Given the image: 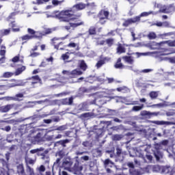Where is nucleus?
Listing matches in <instances>:
<instances>
[{"mask_svg": "<svg viewBox=\"0 0 175 175\" xmlns=\"http://www.w3.org/2000/svg\"><path fill=\"white\" fill-rule=\"evenodd\" d=\"M75 163L73 167V161L70 159H66L63 163L62 166L64 167L65 170H68L73 174H80L81 172L83 170V165H80V162L79 161V157H75L74 158Z\"/></svg>", "mask_w": 175, "mask_h": 175, "instance_id": "f257e3e1", "label": "nucleus"}, {"mask_svg": "<svg viewBox=\"0 0 175 175\" xmlns=\"http://www.w3.org/2000/svg\"><path fill=\"white\" fill-rule=\"evenodd\" d=\"M55 17L59 20L60 22L69 23L70 20H73V10L72 8L62 10L58 14L55 15Z\"/></svg>", "mask_w": 175, "mask_h": 175, "instance_id": "f03ea898", "label": "nucleus"}, {"mask_svg": "<svg viewBox=\"0 0 175 175\" xmlns=\"http://www.w3.org/2000/svg\"><path fill=\"white\" fill-rule=\"evenodd\" d=\"M101 124H104V126L102 128H99V126H94L93 127V130L92 131V132H95V131L96 132H106V129L107 131H109V126H110V125L113 124V122L112 121H101ZM105 128H106V129H105Z\"/></svg>", "mask_w": 175, "mask_h": 175, "instance_id": "7ed1b4c3", "label": "nucleus"}, {"mask_svg": "<svg viewBox=\"0 0 175 175\" xmlns=\"http://www.w3.org/2000/svg\"><path fill=\"white\" fill-rule=\"evenodd\" d=\"M154 148L156 151L154 152V155L156 158L157 161H159L163 158V154L159 151V150H162V144L161 143L154 144Z\"/></svg>", "mask_w": 175, "mask_h": 175, "instance_id": "20e7f679", "label": "nucleus"}, {"mask_svg": "<svg viewBox=\"0 0 175 175\" xmlns=\"http://www.w3.org/2000/svg\"><path fill=\"white\" fill-rule=\"evenodd\" d=\"M25 85V82L23 80H19L18 81L17 83H8L7 85H1V88H5V90H9L10 88H13L14 87H24Z\"/></svg>", "mask_w": 175, "mask_h": 175, "instance_id": "39448f33", "label": "nucleus"}, {"mask_svg": "<svg viewBox=\"0 0 175 175\" xmlns=\"http://www.w3.org/2000/svg\"><path fill=\"white\" fill-rule=\"evenodd\" d=\"M136 23H139V18H137L136 16H135L133 18H128L127 20H125L122 24V26L129 27V25L132 24H136Z\"/></svg>", "mask_w": 175, "mask_h": 175, "instance_id": "423d86ee", "label": "nucleus"}, {"mask_svg": "<svg viewBox=\"0 0 175 175\" xmlns=\"http://www.w3.org/2000/svg\"><path fill=\"white\" fill-rule=\"evenodd\" d=\"M81 75H83V72L81 70H80L79 69H75L72 71H70V72H68V76L71 79H75L77 76H81Z\"/></svg>", "mask_w": 175, "mask_h": 175, "instance_id": "0eeeda50", "label": "nucleus"}, {"mask_svg": "<svg viewBox=\"0 0 175 175\" xmlns=\"http://www.w3.org/2000/svg\"><path fill=\"white\" fill-rule=\"evenodd\" d=\"M109 14H110V12H109V11L101 10L98 12L97 17L100 19L104 18L105 20H107L109 18Z\"/></svg>", "mask_w": 175, "mask_h": 175, "instance_id": "6e6552de", "label": "nucleus"}, {"mask_svg": "<svg viewBox=\"0 0 175 175\" xmlns=\"http://www.w3.org/2000/svg\"><path fill=\"white\" fill-rule=\"evenodd\" d=\"M151 124H155L156 125H174V123L173 122H167L163 120H152L150 121Z\"/></svg>", "mask_w": 175, "mask_h": 175, "instance_id": "1a4fd4ad", "label": "nucleus"}, {"mask_svg": "<svg viewBox=\"0 0 175 175\" xmlns=\"http://www.w3.org/2000/svg\"><path fill=\"white\" fill-rule=\"evenodd\" d=\"M68 36H66V37H63L61 38H54L51 40V44L52 46H54V49H55V50H58V49H59V45L60 44H64V42H59L58 44H55V40H59V39H61L62 40H65V39H66V37Z\"/></svg>", "mask_w": 175, "mask_h": 175, "instance_id": "9d476101", "label": "nucleus"}, {"mask_svg": "<svg viewBox=\"0 0 175 175\" xmlns=\"http://www.w3.org/2000/svg\"><path fill=\"white\" fill-rule=\"evenodd\" d=\"M122 59L129 65H133L135 64V57L133 56H123Z\"/></svg>", "mask_w": 175, "mask_h": 175, "instance_id": "9b49d317", "label": "nucleus"}, {"mask_svg": "<svg viewBox=\"0 0 175 175\" xmlns=\"http://www.w3.org/2000/svg\"><path fill=\"white\" fill-rule=\"evenodd\" d=\"M79 22H77L75 23H70V26H65V29L67 30V31H69V29H70V27H72V28H76L77 27H80V25H84V22H83L81 20H79Z\"/></svg>", "mask_w": 175, "mask_h": 175, "instance_id": "f8f14e48", "label": "nucleus"}, {"mask_svg": "<svg viewBox=\"0 0 175 175\" xmlns=\"http://www.w3.org/2000/svg\"><path fill=\"white\" fill-rule=\"evenodd\" d=\"M14 107V104H10L2 106L0 107L1 113H8L10 110H12Z\"/></svg>", "mask_w": 175, "mask_h": 175, "instance_id": "ddd939ff", "label": "nucleus"}, {"mask_svg": "<svg viewBox=\"0 0 175 175\" xmlns=\"http://www.w3.org/2000/svg\"><path fill=\"white\" fill-rule=\"evenodd\" d=\"M175 170L172 169V167L167 165V166H161V174H167V173L173 174L174 173Z\"/></svg>", "mask_w": 175, "mask_h": 175, "instance_id": "4468645a", "label": "nucleus"}, {"mask_svg": "<svg viewBox=\"0 0 175 175\" xmlns=\"http://www.w3.org/2000/svg\"><path fill=\"white\" fill-rule=\"evenodd\" d=\"M44 117H47V115H46V114H42V115L36 114V115H33L29 118H26L25 120H32V121L36 120L38 121L39 120H41V118H44Z\"/></svg>", "mask_w": 175, "mask_h": 175, "instance_id": "2eb2a0df", "label": "nucleus"}, {"mask_svg": "<svg viewBox=\"0 0 175 175\" xmlns=\"http://www.w3.org/2000/svg\"><path fill=\"white\" fill-rule=\"evenodd\" d=\"M154 8H158V9H159V13H164V14L167 13V12H166L167 5L156 3L154 4Z\"/></svg>", "mask_w": 175, "mask_h": 175, "instance_id": "dca6fc26", "label": "nucleus"}, {"mask_svg": "<svg viewBox=\"0 0 175 175\" xmlns=\"http://www.w3.org/2000/svg\"><path fill=\"white\" fill-rule=\"evenodd\" d=\"M90 105H97L98 106H100L102 105H105V101L101 98H95L92 101L90 102Z\"/></svg>", "mask_w": 175, "mask_h": 175, "instance_id": "f3484780", "label": "nucleus"}, {"mask_svg": "<svg viewBox=\"0 0 175 175\" xmlns=\"http://www.w3.org/2000/svg\"><path fill=\"white\" fill-rule=\"evenodd\" d=\"M87 110H88V105L86 103H82L78 106V113L87 111Z\"/></svg>", "mask_w": 175, "mask_h": 175, "instance_id": "a211bd4d", "label": "nucleus"}, {"mask_svg": "<svg viewBox=\"0 0 175 175\" xmlns=\"http://www.w3.org/2000/svg\"><path fill=\"white\" fill-rule=\"evenodd\" d=\"M150 14H154V12L149 11V12H142L139 16H137V18H138V23H140V20L142 17H148V16H150Z\"/></svg>", "mask_w": 175, "mask_h": 175, "instance_id": "6ab92c4d", "label": "nucleus"}, {"mask_svg": "<svg viewBox=\"0 0 175 175\" xmlns=\"http://www.w3.org/2000/svg\"><path fill=\"white\" fill-rule=\"evenodd\" d=\"M73 103V97L69 98H64L62 100V105H65L66 106H70Z\"/></svg>", "mask_w": 175, "mask_h": 175, "instance_id": "aec40b11", "label": "nucleus"}, {"mask_svg": "<svg viewBox=\"0 0 175 175\" xmlns=\"http://www.w3.org/2000/svg\"><path fill=\"white\" fill-rule=\"evenodd\" d=\"M86 7H87V4L79 3L74 5L72 6V9H76V10H83V9H85Z\"/></svg>", "mask_w": 175, "mask_h": 175, "instance_id": "412c9836", "label": "nucleus"}, {"mask_svg": "<svg viewBox=\"0 0 175 175\" xmlns=\"http://www.w3.org/2000/svg\"><path fill=\"white\" fill-rule=\"evenodd\" d=\"M141 115L142 116H148V117H151L154 116V117H157V116L159 115V112H150L148 111H143L141 113Z\"/></svg>", "mask_w": 175, "mask_h": 175, "instance_id": "4be33fe9", "label": "nucleus"}, {"mask_svg": "<svg viewBox=\"0 0 175 175\" xmlns=\"http://www.w3.org/2000/svg\"><path fill=\"white\" fill-rule=\"evenodd\" d=\"M68 124H64V125H62V126H59L58 127L57 126H55L53 127V129H51L50 131H49V132H52V131H66V129H68Z\"/></svg>", "mask_w": 175, "mask_h": 175, "instance_id": "5701e85b", "label": "nucleus"}, {"mask_svg": "<svg viewBox=\"0 0 175 175\" xmlns=\"http://www.w3.org/2000/svg\"><path fill=\"white\" fill-rule=\"evenodd\" d=\"M121 61H122V59L121 57H119L116 62V63L114 65V68L116 69H124V68H125V66L123 65L122 63H121Z\"/></svg>", "mask_w": 175, "mask_h": 175, "instance_id": "b1692460", "label": "nucleus"}, {"mask_svg": "<svg viewBox=\"0 0 175 175\" xmlns=\"http://www.w3.org/2000/svg\"><path fill=\"white\" fill-rule=\"evenodd\" d=\"M126 51V50L125 49V47L124 46H122L121 44H118V47L116 49L117 54H123Z\"/></svg>", "mask_w": 175, "mask_h": 175, "instance_id": "393cba45", "label": "nucleus"}, {"mask_svg": "<svg viewBox=\"0 0 175 175\" xmlns=\"http://www.w3.org/2000/svg\"><path fill=\"white\" fill-rule=\"evenodd\" d=\"M29 126L28 124H22L19 126L18 130L19 132H28L29 131Z\"/></svg>", "mask_w": 175, "mask_h": 175, "instance_id": "a878e982", "label": "nucleus"}, {"mask_svg": "<svg viewBox=\"0 0 175 175\" xmlns=\"http://www.w3.org/2000/svg\"><path fill=\"white\" fill-rule=\"evenodd\" d=\"M61 137H62V135H58L56 137L54 135H51L48 137L47 134H45L44 135V139H46V140H48L49 142L51 140H55V139H61Z\"/></svg>", "mask_w": 175, "mask_h": 175, "instance_id": "bb28decb", "label": "nucleus"}, {"mask_svg": "<svg viewBox=\"0 0 175 175\" xmlns=\"http://www.w3.org/2000/svg\"><path fill=\"white\" fill-rule=\"evenodd\" d=\"M165 12L166 14L169 13H173L175 12V6L174 4H170L169 5H167Z\"/></svg>", "mask_w": 175, "mask_h": 175, "instance_id": "cd10ccee", "label": "nucleus"}, {"mask_svg": "<svg viewBox=\"0 0 175 175\" xmlns=\"http://www.w3.org/2000/svg\"><path fill=\"white\" fill-rule=\"evenodd\" d=\"M103 163L105 168L113 167V165H114V163L109 159H105Z\"/></svg>", "mask_w": 175, "mask_h": 175, "instance_id": "c85d7f7f", "label": "nucleus"}, {"mask_svg": "<svg viewBox=\"0 0 175 175\" xmlns=\"http://www.w3.org/2000/svg\"><path fill=\"white\" fill-rule=\"evenodd\" d=\"M150 169H152V172L154 173H161L162 166L158 165H153L150 167Z\"/></svg>", "mask_w": 175, "mask_h": 175, "instance_id": "c756f323", "label": "nucleus"}, {"mask_svg": "<svg viewBox=\"0 0 175 175\" xmlns=\"http://www.w3.org/2000/svg\"><path fill=\"white\" fill-rule=\"evenodd\" d=\"M12 29H5L0 30V36H6L10 33Z\"/></svg>", "mask_w": 175, "mask_h": 175, "instance_id": "7c9ffc66", "label": "nucleus"}, {"mask_svg": "<svg viewBox=\"0 0 175 175\" xmlns=\"http://www.w3.org/2000/svg\"><path fill=\"white\" fill-rule=\"evenodd\" d=\"M10 27H12L13 32H20V28H16L17 23L16 21H12L10 23Z\"/></svg>", "mask_w": 175, "mask_h": 175, "instance_id": "2f4dec72", "label": "nucleus"}, {"mask_svg": "<svg viewBox=\"0 0 175 175\" xmlns=\"http://www.w3.org/2000/svg\"><path fill=\"white\" fill-rule=\"evenodd\" d=\"M90 117H94V113L87 112L80 115L79 118H90Z\"/></svg>", "mask_w": 175, "mask_h": 175, "instance_id": "473e14b6", "label": "nucleus"}, {"mask_svg": "<svg viewBox=\"0 0 175 175\" xmlns=\"http://www.w3.org/2000/svg\"><path fill=\"white\" fill-rule=\"evenodd\" d=\"M116 90L118 92H122L123 94H126V92H129V88H128L126 86H123V87H120V88H118L116 89Z\"/></svg>", "mask_w": 175, "mask_h": 175, "instance_id": "72a5a7b5", "label": "nucleus"}, {"mask_svg": "<svg viewBox=\"0 0 175 175\" xmlns=\"http://www.w3.org/2000/svg\"><path fill=\"white\" fill-rule=\"evenodd\" d=\"M27 80H33L34 81H38V83H40L42 84V79L39 77V75H35L30 78H28Z\"/></svg>", "mask_w": 175, "mask_h": 175, "instance_id": "f704fd0d", "label": "nucleus"}, {"mask_svg": "<svg viewBox=\"0 0 175 175\" xmlns=\"http://www.w3.org/2000/svg\"><path fill=\"white\" fill-rule=\"evenodd\" d=\"M43 33L40 31H35V33L33 36H31L33 37V39H42V36H43Z\"/></svg>", "mask_w": 175, "mask_h": 175, "instance_id": "c9c22d12", "label": "nucleus"}, {"mask_svg": "<svg viewBox=\"0 0 175 175\" xmlns=\"http://www.w3.org/2000/svg\"><path fill=\"white\" fill-rule=\"evenodd\" d=\"M26 68L25 66H23L21 68H18L15 72V76H18V75H21L24 70H25Z\"/></svg>", "mask_w": 175, "mask_h": 175, "instance_id": "e433bc0d", "label": "nucleus"}, {"mask_svg": "<svg viewBox=\"0 0 175 175\" xmlns=\"http://www.w3.org/2000/svg\"><path fill=\"white\" fill-rule=\"evenodd\" d=\"M79 68L83 71L87 70V64L84 60H81L79 64Z\"/></svg>", "mask_w": 175, "mask_h": 175, "instance_id": "4c0bfd02", "label": "nucleus"}, {"mask_svg": "<svg viewBox=\"0 0 175 175\" xmlns=\"http://www.w3.org/2000/svg\"><path fill=\"white\" fill-rule=\"evenodd\" d=\"M122 128H124V126L122 124H120L119 126H113L109 127V129H111V131H120V129H122Z\"/></svg>", "mask_w": 175, "mask_h": 175, "instance_id": "58836bf2", "label": "nucleus"}, {"mask_svg": "<svg viewBox=\"0 0 175 175\" xmlns=\"http://www.w3.org/2000/svg\"><path fill=\"white\" fill-rule=\"evenodd\" d=\"M50 0H36V1H32L33 5H43L46 2H49Z\"/></svg>", "mask_w": 175, "mask_h": 175, "instance_id": "ea45409f", "label": "nucleus"}, {"mask_svg": "<svg viewBox=\"0 0 175 175\" xmlns=\"http://www.w3.org/2000/svg\"><path fill=\"white\" fill-rule=\"evenodd\" d=\"M17 173L18 174H23L24 173V166L23 164H20L17 166Z\"/></svg>", "mask_w": 175, "mask_h": 175, "instance_id": "a19ab883", "label": "nucleus"}, {"mask_svg": "<svg viewBox=\"0 0 175 175\" xmlns=\"http://www.w3.org/2000/svg\"><path fill=\"white\" fill-rule=\"evenodd\" d=\"M159 95V94L158 92H150L149 94V96L151 98V99H157Z\"/></svg>", "mask_w": 175, "mask_h": 175, "instance_id": "79ce46f5", "label": "nucleus"}, {"mask_svg": "<svg viewBox=\"0 0 175 175\" xmlns=\"http://www.w3.org/2000/svg\"><path fill=\"white\" fill-rule=\"evenodd\" d=\"M90 35H96V28L94 26L90 27L88 30Z\"/></svg>", "mask_w": 175, "mask_h": 175, "instance_id": "37998d69", "label": "nucleus"}, {"mask_svg": "<svg viewBox=\"0 0 175 175\" xmlns=\"http://www.w3.org/2000/svg\"><path fill=\"white\" fill-rule=\"evenodd\" d=\"M94 80H96L97 81H99L100 83H103L105 81V75L102 76H99V77H93Z\"/></svg>", "mask_w": 175, "mask_h": 175, "instance_id": "c03bdc74", "label": "nucleus"}, {"mask_svg": "<svg viewBox=\"0 0 175 175\" xmlns=\"http://www.w3.org/2000/svg\"><path fill=\"white\" fill-rule=\"evenodd\" d=\"M106 43L109 47H111L114 44V38H108L106 40Z\"/></svg>", "mask_w": 175, "mask_h": 175, "instance_id": "a18cd8bd", "label": "nucleus"}, {"mask_svg": "<svg viewBox=\"0 0 175 175\" xmlns=\"http://www.w3.org/2000/svg\"><path fill=\"white\" fill-rule=\"evenodd\" d=\"M148 38L150 39V40L157 39V34L154 32H150L148 33Z\"/></svg>", "mask_w": 175, "mask_h": 175, "instance_id": "49530a36", "label": "nucleus"}, {"mask_svg": "<svg viewBox=\"0 0 175 175\" xmlns=\"http://www.w3.org/2000/svg\"><path fill=\"white\" fill-rule=\"evenodd\" d=\"M40 151H44V148H39L31 150L30 154H36V152H40Z\"/></svg>", "mask_w": 175, "mask_h": 175, "instance_id": "de8ad7c7", "label": "nucleus"}, {"mask_svg": "<svg viewBox=\"0 0 175 175\" xmlns=\"http://www.w3.org/2000/svg\"><path fill=\"white\" fill-rule=\"evenodd\" d=\"M36 170L37 172H38V173H44V172H46V167L42 165L40 167H37Z\"/></svg>", "mask_w": 175, "mask_h": 175, "instance_id": "09e8293b", "label": "nucleus"}, {"mask_svg": "<svg viewBox=\"0 0 175 175\" xmlns=\"http://www.w3.org/2000/svg\"><path fill=\"white\" fill-rule=\"evenodd\" d=\"M144 105L142 104L141 106H134L132 109L133 111H140L143 109Z\"/></svg>", "mask_w": 175, "mask_h": 175, "instance_id": "8fccbe9b", "label": "nucleus"}, {"mask_svg": "<svg viewBox=\"0 0 175 175\" xmlns=\"http://www.w3.org/2000/svg\"><path fill=\"white\" fill-rule=\"evenodd\" d=\"M63 2H65V0H62V1L53 0L52 4L54 5V6H58V5H61V3H63Z\"/></svg>", "mask_w": 175, "mask_h": 175, "instance_id": "3c124183", "label": "nucleus"}, {"mask_svg": "<svg viewBox=\"0 0 175 175\" xmlns=\"http://www.w3.org/2000/svg\"><path fill=\"white\" fill-rule=\"evenodd\" d=\"M13 75H14L13 72H6L3 73V77H4L5 79H9V77H12Z\"/></svg>", "mask_w": 175, "mask_h": 175, "instance_id": "603ef678", "label": "nucleus"}, {"mask_svg": "<svg viewBox=\"0 0 175 175\" xmlns=\"http://www.w3.org/2000/svg\"><path fill=\"white\" fill-rule=\"evenodd\" d=\"M22 40H31L33 39L32 36H29L28 34H26L21 37Z\"/></svg>", "mask_w": 175, "mask_h": 175, "instance_id": "864d4df0", "label": "nucleus"}, {"mask_svg": "<svg viewBox=\"0 0 175 175\" xmlns=\"http://www.w3.org/2000/svg\"><path fill=\"white\" fill-rule=\"evenodd\" d=\"M174 114H175L174 109L170 110L169 111H167L165 113V116H167V117H172V116H174Z\"/></svg>", "mask_w": 175, "mask_h": 175, "instance_id": "5fc2aeb1", "label": "nucleus"}, {"mask_svg": "<svg viewBox=\"0 0 175 175\" xmlns=\"http://www.w3.org/2000/svg\"><path fill=\"white\" fill-rule=\"evenodd\" d=\"M14 98L18 100H15V102H20V98H24V94L23 93H19L15 95Z\"/></svg>", "mask_w": 175, "mask_h": 175, "instance_id": "6e6d98bb", "label": "nucleus"}, {"mask_svg": "<svg viewBox=\"0 0 175 175\" xmlns=\"http://www.w3.org/2000/svg\"><path fill=\"white\" fill-rule=\"evenodd\" d=\"M103 65H105V60L100 59L99 60L97 64H96V66L99 69Z\"/></svg>", "mask_w": 175, "mask_h": 175, "instance_id": "4d7b16f0", "label": "nucleus"}, {"mask_svg": "<svg viewBox=\"0 0 175 175\" xmlns=\"http://www.w3.org/2000/svg\"><path fill=\"white\" fill-rule=\"evenodd\" d=\"M122 137V135H115L113 136L112 139L115 141H118L120 140Z\"/></svg>", "mask_w": 175, "mask_h": 175, "instance_id": "13d9d810", "label": "nucleus"}, {"mask_svg": "<svg viewBox=\"0 0 175 175\" xmlns=\"http://www.w3.org/2000/svg\"><path fill=\"white\" fill-rule=\"evenodd\" d=\"M51 119L52 120V122H59L61 121L59 116H52Z\"/></svg>", "mask_w": 175, "mask_h": 175, "instance_id": "bf43d9fd", "label": "nucleus"}, {"mask_svg": "<svg viewBox=\"0 0 175 175\" xmlns=\"http://www.w3.org/2000/svg\"><path fill=\"white\" fill-rule=\"evenodd\" d=\"M31 54L29 55V57H31V58H35L36 57H38V55H40V53H38V52H33L31 51H30Z\"/></svg>", "mask_w": 175, "mask_h": 175, "instance_id": "052dcab7", "label": "nucleus"}, {"mask_svg": "<svg viewBox=\"0 0 175 175\" xmlns=\"http://www.w3.org/2000/svg\"><path fill=\"white\" fill-rule=\"evenodd\" d=\"M167 43L170 47H175V40L167 41Z\"/></svg>", "mask_w": 175, "mask_h": 175, "instance_id": "680f3d73", "label": "nucleus"}, {"mask_svg": "<svg viewBox=\"0 0 175 175\" xmlns=\"http://www.w3.org/2000/svg\"><path fill=\"white\" fill-rule=\"evenodd\" d=\"M124 124H128L129 125H131V126L136 128V122L126 121Z\"/></svg>", "mask_w": 175, "mask_h": 175, "instance_id": "e2e57ef3", "label": "nucleus"}, {"mask_svg": "<svg viewBox=\"0 0 175 175\" xmlns=\"http://www.w3.org/2000/svg\"><path fill=\"white\" fill-rule=\"evenodd\" d=\"M68 54H69V52H67L62 55V58L64 61H66V59H69V55Z\"/></svg>", "mask_w": 175, "mask_h": 175, "instance_id": "0e129e2a", "label": "nucleus"}, {"mask_svg": "<svg viewBox=\"0 0 175 175\" xmlns=\"http://www.w3.org/2000/svg\"><path fill=\"white\" fill-rule=\"evenodd\" d=\"M51 32H53V29L48 28L45 29V32H44L42 35H49V33H51Z\"/></svg>", "mask_w": 175, "mask_h": 175, "instance_id": "69168bd1", "label": "nucleus"}, {"mask_svg": "<svg viewBox=\"0 0 175 175\" xmlns=\"http://www.w3.org/2000/svg\"><path fill=\"white\" fill-rule=\"evenodd\" d=\"M36 84H38V81H32L30 83V88H36Z\"/></svg>", "mask_w": 175, "mask_h": 175, "instance_id": "338daca9", "label": "nucleus"}, {"mask_svg": "<svg viewBox=\"0 0 175 175\" xmlns=\"http://www.w3.org/2000/svg\"><path fill=\"white\" fill-rule=\"evenodd\" d=\"M107 112L110 113V116H116V110L114 109H107Z\"/></svg>", "mask_w": 175, "mask_h": 175, "instance_id": "774afa93", "label": "nucleus"}]
</instances>
